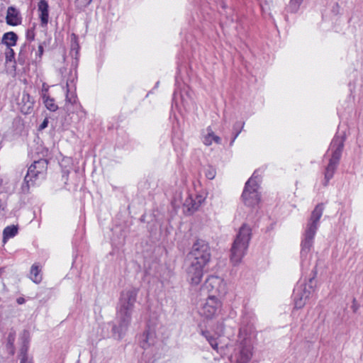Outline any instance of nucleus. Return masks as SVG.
I'll return each instance as SVG.
<instances>
[{
	"mask_svg": "<svg viewBox=\"0 0 363 363\" xmlns=\"http://www.w3.org/2000/svg\"><path fill=\"white\" fill-rule=\"evenodd\" d=\"M6 22L9 26H18L21 23V17L19 11L13 6L7 9Z\"/></svg>",
	"mask_w": 363,
	"mask_h": 363,
	"instance_id": "obj_14",
	"label": "nucleus"
},
{
	"mask_svg": "<svg viewBox=\"0 0 363 363\" xmlns=\"http://www.w3.org/2000/svg\"><path fill=\"white\" fill-rule=\"evenodd\" d=\"M18 35L14 32H8L4 34L1 42L6 45L7 48H11L16 45Z\"/></svg>",
	"mask_w": 363,
	"mask_h": 363,
	"instance_id": "obj_17",
	"label": "nucleus"
},
{
	"mask_svg": "<svg viewBox=\"0 0 363 363\" xmlns=\"http://www.w3.org/2000/svg\"><path fill=\"white\" fill-rule=\"evenodd\" d=\"M184 206L189 211H194L199 207V203L194 201L191 197L186 199Z\"/></svg>",
	"mask_w": 363,
	"mask_h": 363,
	"instance_id": "obj_22",
	"label": "nucleus"
},
{
	"mask_svg": "<svg viewBox=\"0 0 363 363\" xmlns=\"http://www.w3.org/2000/svg\"><path fill=\"white\" fill-rule=\"evenodd\" d=\"M17 302L19 304H22L23 303H24V298H18L17 299Z\"/></svg>",
	"mask_w": 363,
	"mask_h": 363,
	"instance_id": "obj_39",
	"label": "nucleus"
},
{
	"mask_svg": "<svg viewBox=\"0 0 363 363\" xmlns=\"http://www.w3.org/2000/svg\"><path fill=\"white\" fill-rule=\"evenodd\" d=\"M48 88L46 87L45 86V84H43V89H42V94L41 96H43V94L45 93V94H48Z\"/></svg>",
	"mask_w": 363,
	"mask_h": 363,
	"instance_id": "obj_36",
	"label": "nucleus"
},
{
	"mask_svg": "<svg viewBox=\"0 0 363 363\" xmlns=\"http://www.w3.org/2000/svg\"><path fill=\"white\" fill-rule=\"evenodd\" d=\"M216 169L213 168V167H208L205 172V175H206V178L210 180L213 179L216 177Z\"/></svg>",
	"mask_w": 363,
	"mask_h": 363,
	"instance_id": "obj_26",
	"label": "nucleus"
},
{
	"mask_svg": "<svg viewBox=\"0 0 363 363\" xmlns=\"http://www.w3.org/2000/svg\"><path fill=\"white\" fill-rule=\"evenodd\" d=\"M26 45L25 44L21 48V50H20V52L18 54V61L21 62V63H23L24 61H25V58H26V55L24 53V49H26Z\"/></svg>",
	"mask_w": 363,
	"mask_h": 363,
	"instance_id": "obj_28",
	"label": "nucleus"
},
{
	"mask_svg": "<svg viewBox=\"0 0 363 363\" xmlns=\"http://www.w3.org/2000/svg\"><path fill=\"white\" fill-rule=\"evenodd\" d=\"M189 260L190 263L186 269L187 278L191 284L198 285L201 281L203 275V269L206 265L193 259Z\"/></svg>",
	"mask_w": 363,
	"mask_h": 363,
	"instance_id": "obj_10",
	"label": "nucleus"
},
{
	"mask_svg": "<svg viewBox=\"0 0 363 363\" xmlns=\"http://www.w3.org/2000/svg\"><path fill=\"white\" fill-rule=\"evenodd\" d=\"M239 350L236 363H249L252 355L251 345L247 344V342H240Z\"/></svg>",
	"mask_w": 363,
	"mask_h": 363,
	"instance_id": "obj_12",
	"label": "nucleus"
},
{
	"mask_svg": "<svg viewBox=\"0 0 363 363\" xmlns=\"http://www.w3.org/2000/svg\"><path fill=\"white\" fill-rule=\"evenodd\" d=\"M48 162L45 159L35 161L28 168L22 185L23 192H28L30 186H33L38 179H44L48 169Z\"/></svg>",
	"mask_w": 363,
	"mask_h": 363,
	"instance_id": "obj_5",
	"label": "nucleus"
},
{
	"mask_svg": "<svg viewBox=\"0 0 363 363\" xmlns=\"http://www.w3.org/2000/svg\"><path fill=\"white\" fill-rule=\"evenodd\" d=\"M155 338H157L155 330L150 326H147L143 334L142 340H150Z\"/></svg>",
	"mask_w": 363,
	"mask_h": 363,
	"instance_id": "obj_21",
	"label": "nucleus"
},
{
	"mask_svg": "<svg viewBox=\"0 0 363 363\" xmlns=\"http://www.w3.org/2000/svg\"><path fill=\"white\" fill-rule=\"evenodd\" d=\"M256 174H257V172H255L253 173L252 176L250 178H252V177L255 176V177H254V180L257 183V175H256Z\"/></svg>",
	"mask_w": 363,
	"mask_h": 363,
	"instance_id": "obj_41",
	"label": "nucleus"
},
{
	"mask_svg": "<svg viewBox=\"0 0 363 363\" xmlns=\"http://www.w3.org/2000/svg\"><path fill=\"white\" fill-rule=\"evenodd\" d=\"M35 38V33L33 29H28L26 32V38L29 40H33Z\"/></svg>",
	"mask_w": 363,
	"mask_h": 363,
	"instance_id": "obj_30",
	"label": "nucleus"
},
{
	"mask_svg": "<svg viewBox=\"0 0 363 363\" xmlns=\"http://www.w3.org/2000/svg\"><path fill=\"white\" fill-rule=\"evenodd\" d=\"M241 132V129H240V130H238L235 134L234 135L232 140L230 141V145H232L233 143H234L235 140L237 138V137L238 136V135L240 134V133Z\"/></svg>",
	"mask_w": 363,
	"mask_h": 363,
	"instance_id": "obj_35",
	"label": "nucleus"
},
{
	"mask_svg": "<svg viewBox=\"0 0 363 363\" xmlns=\"http://www.w3.org/2000/svg\"><path fill=\"white\" fill-rule=\"evenodd\" d=\"M252 236V229L244 223L239 230L238 233L231 247L230 260L233 264H239L246 254Z\"/></svg>",
	"mask_w": 363,
	"mask_h": 363,
	"instance_id": "obj_2",
	"label": "nucleus"
},
{
	"mask_svg": "<svg viewBox=\"0 0 363 363\" xmlns=\"http://www.w3.org/2000/svg\"><path fill=\"white\" fill-rule=\"evenodd\" d=\"M92 0H75L76 9L79 11H84L91 3Z\"/></svg>",
	"mask_w": 363,
	"mask_h": 363,
	"instance_id": "obj_23",
	"label": "nucleus"
},
{
	"mask_svg": "<svg viewBox=\"0 0 363 363\" xmlns=\"http://www.w3.org/2000/svg\"><path fill=\"white\" fill-rule=\"evenodd\" d=\"M75 86L74 77L69 79L67 81V92L69 91L70 89Z\"/></svg>",
	"mask_w": 363,
	"mask_h": 363,
	"instance_id": "obj_29",
	"label": "nucleus"
},
{
	"mask_svg": "<svg viewBox=\"0 0 363 363\" xmlns=\"http://www.w3.org/2000/svg\"><path fill=\"white\" fill-rule=\"evenodd\" d=\"M203 289L211 293V295H215L216 297L224 296L227 293L226 283L217 276L208 277L203 285Z\"/></svg>",
	"mask_w": 363,
	"mask_h": 363,
	"instance_id": "obj_8",
	"label": "nucleus"
},
{
	"mask_svg": "<svg viewBox=\"0 0 363 363\" xmlns=\"http://www.w3.org/2000/svg\"><path fill=\"white\" fill-rule=\"evenodd\" d=\"M238 125V124H237V123H236V124L234 125V129H235V130L237 128Z\"/></svg>",
	"mask_w": 363,
	"mask_h": 363,
	"instance_id": "obj_42",
	"label": "nucleus"
},
{
	"mask_svg": "<svg viewBox=\"0 0 363 363\" xmlns=\"http://www.w3.org/2000/svg\"><path fill=\"white\" fill-rule=\"evenodd\" d=\"M18 233V227L15 225L7 226L3 232V241L5 243L6 240L14 237Z\"/></svg>",
	"mask_w": 363,
	"mask_h": 363,
	"instance_id": "obj_19",
	"label": "nucleus"
},
{
	"mask_svg": "<svg viewBox=\"0 0 363 363\" xmlns=\"http://www.w3.org/2000/svg\"><path fill=\"white\" fill-rule=\"evenodd\" d=\"M221 302L215 296L209 295L206 303L200 309V313L207 318H212L220 311Z\"/></svg>",
	"mask_w": 363,
	"mask_h": 363,
	"instance_id": "obj_11",
	"label": "nucleus"
},
{
	"mask_svg": "<svg viewBox=\"0 0 363 363\" xmlns=\"http://www.w3.org/2000/svg\"><path fill=\"white\" fill-rule=\"evenodd\" d=\"M67 101H69V102H70V103H73V102H74V101H75V100H74V99H73V100H72V98H69V97L68 96V94H67Z\"/></svg>",
	"mask_w": 363,
	"mask_h": 363,
	"instance_id": "obj_40",
	"label": "nucleus"
},
{
	"mask_svg": "<svg viewBox=\"0 0 363 363\" xmlns=\"http://www.w3.org/2000/svg\"><path fill=\"white\" fill-rule=\"evenodd\" d=\"M239 338L240 340H252L256 338L255 333L251 326L241 327L239 331Z\"/></svg>",
	"mask_w": 363,
	"mask_h": 363,
	"instance_id": "obj_16",
	"label": "nucleus"
},
{
	"mask_svg": "<svg viewBox=\"0 0 363 363\" xmlns=\"http://www.w3.org/2000/svg\"><path fill=\"white\" fill-rule=\"evenodd\" d=\"M48 119L45 118L43 121V122L40 124V129L42 130V129L45 128L48 126Z\"/></svg>",
	"mask_w": 363,
	"mask_h": 363,
	"instance_id": "obj_34",
	"label": "nucleus"
},
{
	"mask_svg": "<svg viewBox=\"0 0 363 363\" xmlns=\"http://www.w3.org/2000/svg\"><path fill=\"white\" fill-rule=\"evenodd\" d=\"M345 139V136L336 135L330 143L329 150L332 151V155L325 169V185H327L329 180L333 178L335 171L339 164L344 147Z\"/></svg>",
	"mask_w": 363,
	"mask_h": 363,
	"instance_id": "obj_4",
	"label": "nucleus"
},
{
	"mask_svg": "<svg viewBox=\"0 0 363 363\" xmlns=\"http://www.w3.org/2000/svg\"><path fill=\"white\" fill-rule=\"evenodd\" d=\"M38 11L42 27H46L49 21V5L46 0H40L38 4Z\"/></svg>",
	"mask_w": 363,
	"mask_h": 363,
	"instance_id": "obj_13",
	"label": "nucleus"
},
{
	"mask_svg": "<svg viewBox=\"0 0 363 363\" xmlns=\"http://www.w3.org/2000/svg\"><path fill=\"white\" fill-rule=\"evenodd\" d=\"M43 101L46 108L50 111H55L58 106L55 102V99L51 98L48 94H43Z\"/></svg>",
	"mask_w": 363,
	"mask_h": 363,
	"instance_id": "obj_18",
	"label": "nucleus"
},
{
	"mask_svg": "<svg viewBox=\"0 0 363 363\" xmlns=\"http://www.w3.org/2000/svg\"><path fill=\"white\" fill-rule=\"evenodd\" d=\"M40 269L36 264H33L30 269V279L35 283H40L42 280V276L40 274Z\"/></svg>",
	"mask_w": 363,
	"mask_h": 363,
	"instance_id": "obj_20",
	"label": "nucleus"
},
{
	"mask_svg": "<svg viewBox=\"0 0 363 363\" xmlns=\"http://www.w3.org/2000/svg\"><path fill=\"white\" fill-rule=\"evenodd\" d=\"M313 279V278L309 279L308 286H307V284H301L294 289V303L296 308L303 307L306 300L309 298L312 291Z\"/></svg>",
	"mask_w": 363,
	"mask_h": 363,
	"instance_id": "obj_9",
	"label": "nucleus"
},
{
	"mask_svg": "<svg viewBox=\"0 0 363 363\" xmlns=\"http://www.w3.org/2000/svg\"><path fill=\"white\" fill-rule=\"evenodd\" d=\"M324 210L323 203H320L316 205L311 212V216L306 224V230L303 234V239L301 241V254H307L313 243V239L319 225V220L323 215Z\"/></svg>",
	"mask_w": 363,
	"mask_h": 363,
	"instance_id": "obj_3",
	"label": "nucleus"
},
{
	"mask_svg": "<svg viewBox=\"0 0 363 363\" xmlns=\"http://www.w3.org/2000/svg\"><path fill=\"white\" fill-rule=\"evenodd\" d=\"M5 55L6 62H12L14 60L15 52L11 48H7Z\"/></svg>",
	"mask_w": 363,
	"mask_h": 363,
	"instance_id": "obj_27",
	"label": "nucleus"
},
{
	"mask_svg": "<svg viewBox=\"0 0 363 363\" xmlns=\"http://www.w3.org/2000/svg\"><path fill=\"white\" fill-rule=\"evenodd\" d=\"M20 363H33L32 358L30 359H21Z\"/></svg>",
	"mask_w": 363,
	"mask_h": 363,
	"instance_id": "obj_37",
	"label": "nucleus"
},
{
	"mask_svg": "<svg viewBox=\"0 0 363 363\" xmlns=\"http://www.w3.org/2000/svg\"><path fill=\"white\" fill-rule=\"evenodd\" d=\"M38 52H39V56L41 57V55H43V45H40L38 46Z\"/></svg>",
	"mask_w": 363,
	"mask_h": 363,
	"instance_id": "obj_38",
	"label": "nucleus"
},
{
	"mask_svg": "<svg viewBox=\"0 0 363 363\" xmlns=\"http://www.w3.org/2000/svg\"><path fill=\"white\" fill-rule=\"evenodd\" d=\"M303 0H290L289 9L291 12H296L302 4Z\"/></svg>",
	"mask_w": 363,
	"mask_h": 363,
	"instance_id": "obj_24",
	"label": "nucleus"
},
{
	"mask_svg": "<svg viewBox=\"0 0 363 363\" xmlns=\"http://www.w3.org/2000/svg\"><path fill=\"white\" fill-rule=\"evenodd\" d=\"M7 348L11 350V354H14L13 342H8V343H7Z\"/></svg>",
	"mask_w": 363,
	"mask_h": 363,
	"instance_id": "obj_33",
	"label": "nucleus"
},
{
	"mask_svg": "<svg viewBox=\"0 0 363 363\" xmlns=\"http://www.w3.org/2000/svg\"><path fill=\"white\" fill-rule=\"evenodd\" d=\"M28 345L26 343H23L21 350H20V359H30L28 355Z\"/></svg>",
	"mask_w": 363,
	"mask_h": 363,
	"instance_id": "obj_25",
	"label": "nucleus"
},
{
	"mask_svg": "<svg viewBox=\"0 0 363 363\" xmlns=\"http://www.w3.org/2000/svg\"><path fill=\"white\" fill-rule=\"evenodd\" d=\"M138 293L135 288L125 289L121 293L116 307V324L112 327L113 338L122 339L126 333L131 323Z\"/></svg>",
	"mask_w": 363,
	"mask_h": 363,
	"instance_id": "obj_1",
	"label": "nucleus"
},
{
	"mask_svg": "<svg viewBox=\"0 0 363 363\" xmlns=\"http://www.w3.org/2000/svg\"><path fill=\"white\" fill-rule=\"evenodd\" d=\"M225 342H209V344L211 345V347L216 350L218 352V345L224 343Z\"/></svg>",
	"mask_w": 363,
	"mask_h": 363,
	"instance_id": "obj_31",
	"label": "nucleus"
},
{
	"mask_svg": "<svg viewBox=\"0 0 363 363\" xmlns=\"http://www.w3.org/2000/svg\"><path fill=\"white\" fill-rule=\"evenodd\" d=\"M254 177L250 178L246 182L243 192L242 194V199L244 203L247 206H255L258 204L260 196L257 191L258 184L254 180Z\"/></svg>",
	"mask_w": 363,
	"mask_h": 363,
	"instance_id": "obj_7",
	"label": "nucleus"
},
{
	"mask_svg": "<svg viewBox=\"0 0 363 363\" xmlns=\"http://www.w3.org/2000/svg\"><path fill=\"white\" fill-rule=\"evenodd\" d=\"M203 336L207 339V340H215L214 338H212L211 336H209V332L208 331H203Z\"/></svg>",
	"mask_w": 363,
	"mask_h": 363,
	"instance_id": "obj_32",
	"label": "nucleus"
},
{
	"mask_svg": "<svg viewBox=\"0 0 363 363\" xmlns=\"http://www.w3.org/2000/svg\"><path fill=\"white\" fill-rule=\"evenodd\" d=\"M211 253L208 243L203 240H197L192 245L189 254V259L198 261L207 265L211 260Z\"/></svg>",
	"mask_w": 363,
	"mask_h": 363,
	"instance_id": "obj_6",
	"label": "nucleus"
},
{
	"mask_svg": "<svg viewBox=\"0 0 363 363\" xmlns=\"http://www.w3.org/2000/svg\"><path fill=\"white\" fill-rule=\"evenodd\" d=\"M203 142L207 146L211 145L212 144V141H214L217 144H220L221 142L220 138L214 134V132L211 127H208L206 130L203 131Z\"/></svg>",
	"mask_w": 363,
	"mask_h": 363,
	"instance_id": "obj_15",
	"label": "nucleus"
}]
</instances>
